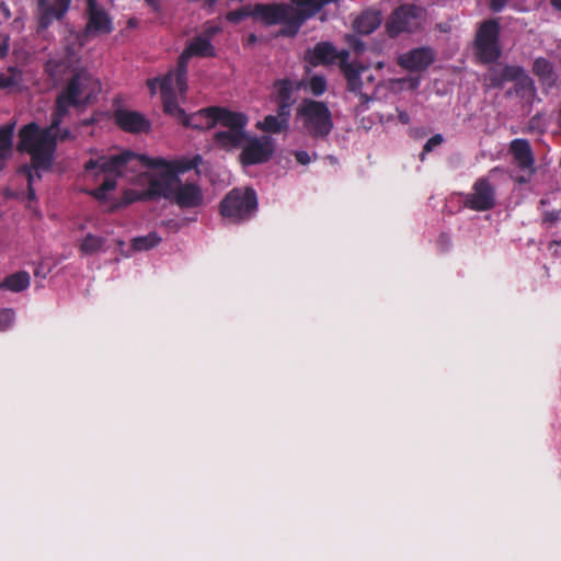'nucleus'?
<instances>
[{"instance_id":"nucleus-58","label":"nucleus","mask_w":561,"mask_h":561,"mask_svg":"<svg viewBox=\"0 0 561 561\" xmlns=\"http://www.w3.org/2000/svg\"><path fill=\"white\" fill-rule=\"evenodd\" d=\"M545 219H546L547 221H551V222H553V221H556V220L558 219V215H557V214H554V213H548V214L546 215Z\"/></svg>"},{"instance_id":"nucleus-9","label":"nucleus","mask_w":561,"mask_h":561,"mask_svg":"<svg viewBox=\"0 0 561 561\" xmlns=\"http://www.w3.org/2000/svg\"><path fill=\"white\" fill-rule=\"evenodd\" d=\"M275 151V140L267 135L248 137L242 145L239 162L243 167L263 164Z\"/></svg>"},{"instance_id":"nucleus-31","label":"nucleus","mask_w":561,"mask_h":561,"mask_svg":"<svg viewBox=\"0 0 561 561\" xmlns=\"http://www.w3.org/2000/svg\"><path fill=\"white\" fill-rule=\"evenodd\" d=\"M105 243V239L92 233H88L80 244V251L83 254H93L98 252Z\"/></svg>"},{"instance_id":"nucleus-54","label":"nucleus","mask_w":561,"mask_h":561,"mask_svg":"<svg viewBox=\"0 0 561 561\" xmlns=\"http://www.w3.org/2000/svg\"><path fill=\"white\" fill-rule=\"evenodd\" d=\"M158 84L159 78H151L147 80V87L152 95L156 94Z\"/></svg>"},{"instance_id":"nucleus-49","label":"nucleus","mask_w":561,"mask_h":561,"mask_svg":"<svg viewBox=\"0 0 561 561\" xmlns=\"http://www.w3.org/2000/svg\"><path fill=\"white\" fill-rule=\"evenodd\" d=\"M307 81H308V77L302 78L301 80H298V81L291 80V88L294 89L295 92L299 91V90H304V91L308 92Z\"/></svg>"},{"instance_id":"nucleus-41","label":"nucleus","mask_w":561,"mask_h":561,"mask_svg":"<svg viewBox=\"0 0 561 561\" xmlns=\"http://www.w3.org/2000/svg\"><path fill=\"white\" fill-rule=\"evenodd\" d=\"M64 68H66V64L62 60L49 59L44 67L46 75L56 80L60 77Z\"/></svg>"},{"instance_id":"nucleus-26","label":"nucleus","mask_w":561,"mask_h":561,"mask_svg":"<svg viewBox=\"0 0 561 561\" xmlns=\"http://www.w3.org/2000/svg\"><path fill=\"white\" fill-rule=\"evenodd\" d=\"M22 71L16 67H9L7 71L0 73V89L13 90L22 82Z\"/></svg>"},{"instance_id":"nucleus-44","label":"nucleus","mask_w":561,"mask_h":561,"mask_svg":"<svg viewBox=\"0 0 561 561\" xmlns=\"http://www.w3.org/2000/svg\"><path fill=\"white\" fill-rule=\"evenodd\" d=\"M276 104H277L276 116L282 118L284 123H287L289 125L291 106L294 105V103L276 101Z\"/></svg>"},{"instance_id":"nucleus-51","label":"nucleus","mask_w":561,"mask_h":561,"mask_svg":"<svg viewBox=\"0 0 561 561\" xmlns=\"http://www.w3.org/2000/svg\"><path fill=\"white\" fill-rule=\"evenodd\" d=\"M508 0H490V9L493 12H500L505 7Z\"/></svg>"},{"instance_id":"nucleus-16","label":"nucleus","mask_w":561,"mask_h":561,"mask_svg":"<svg viewBox=\"0 0 561 561\" xmlns=\"http://www.w3.org/2000/svg\"><path fill=\"white\" fill-rule=\"evenodd\" d=\"M70 3L71 0H37L38 28L47 30L53 21L62 19Z\"/></svg>"},{"instance_id":"nucleus-53","label":"nucleus","mask_w":561,"mask_h":561,"mask_svg":"<svg viewBox=\"0 0 561 561\" xmlns=\"http://www.w3.org/2000/svg\"><path fill=\"white\" fill-rule=\"evenodd\" d=\"M140 195H141V193H136V192L127 193V195L124 196V202H125V204H130V203L138 202V201L145 202L146 199L139 198Z\"/></svg>"},{"instance_id":"nucleus-21","label":"nucleus","mask_w":561,"mask_h":561,"mask_svg":"<svg viewBox=\"0 0 561 561\" xmlns=\"http://www.w3.org/2000/svg\"><path fill=\"white\" fill-rule=\"evenodd\" d=\"M186 55L191 58L197 57H215L216 50L210 39L204 36H195L184 48Z\"/></svg>"},{"instance_id":"nucleus-2","label":"nucleus","mask_w":561,"mask_h":561,"mask_svg":"<svg viewBox=\"0 0 561 561\" xmlns=\"http://www.w3.org/2000/svg\"><path fill=\"white\" fill-rule=\"evenodd\" d=\"M60 125H54V114L51 113L49 126L42 129L35 122H31L19 130L16 149L31 156L30 167L35 170H48L51 167L57 149L56 131Z\"/></svg>"},{"instance_id":"nucleus-50","label":"nucleus","mask_w":561,"mask_h":561,"mask_svg":"<svg viewBox=\"0 0 561 561\" xmlns=\"http://www.w3.org/2000/svg\"><path fill=\"white\" fill-rule=\"evenodd\" d=\"M364 82L366 87V91H369V93H374L373 84L375 82V76L373 73H368V71L364 75Z\"/></svg>"},{"instance_id":"nucleus-55","label":"nucleus","mask_w":561,"mask_h":561,"mask_svg":"<svg viewBox=\"0 0 561 561\" xmlns=\"http://www.w3.org/2000/svg\"><path fill=\"white\" fill-rule=\"evenodd\" d=\"M146 3L152 8L154 12H158L160 10L159 2L157 0H145Z\"/></svg>"},{"instance_id":"nucleus-61","label":"nucleus","mask_w":561,"mask_h":561,"mask_svg":"<svg viewBox=\"0 0 561 561\" xmlns=\"http://www.w3.org/2000/svg\"><path fill=\"white\" fill-rule=\"evenodd\" d=\"M93 123H94V119H93V118H89V119H84V121L82 122V125H83V126H90V125H92Z\"/></svg>"},{"instance_id":"nucleus-56","label":"nucleus","mask_w":561,"mask_h":561,"mask_svg":"<svg viewBox=\"0 0 561 561\" xmlns=\"http://www.w3.org/2000/svg\"><path fill=\"white\" fill-rule=\"evenodd\" d=\"M399 121L403 124H408L410 122V116L407 112L399 113Z\"/></svg>"},{"instance_id":"nucleus-5","label":"nucleus","mask_w":561,"mask_h":561,"mask_svg":"<svg viewBox=\"0 0 561 561\" xmlns=\"http://www.w3.org/2000/svg\"><path fill=\"white\" fill-rule=\"evenodd\" d=\"M296 119L312 140H327L334 129L332 112L328 104L311 98H305L296 108Z\"/></svg>"},{"instance_id":"nucleus-43","label":"nucleus","mask_w":561,"mask_h":561,"mask_svg":"<svg viewBox=\"0 0 561 561\" xmlns=\"http://www.w3.org/2000/svg\"><path fill=\"white\" fill-rule=\"evenodd\" d=\"M443 141L444 138L440 134L432 136L423 146L420 159L423 161L425 159V154L430 153L436 146H439Z\"/></svg>"},{"instance_id":"nucleus-62","label":"nucleus","mask_w":561,"mask_h":561,"mask_svg":"<svg viewBox=\"0 0 561 561\" xmlns=\"http://www.w3.org/2000/svg\"><path fill=\"white\" fill-rule=\"evenodd\" d=\"M500 171V168L499 167H495L493 168L491 171H490V174H493L495 172H499Z\"/></svg>"},{"instance_id":"nucleus-35","label":"nucleus","mask_w":561,"mask_h":561,"mask_svg":"<svg viewBox=\"0 0 561 561\" xmlns=\"http://www.w3.org/2000/svg\"><path fill=\"white\" fill-rule=\"evenodd\" d=\"M116 185H117V181H115V179L113 176H106V178H104L102 184L99 187L90 191L89 193L95 199L104 201V199H106L107 192L115 190Z\"/></svg>"},{"instance_id":"nucleus-64","label":"nucleus","mask_w":561,"mask_h":561,"mask_svg":"<svg viewBox=\"0 0 561 561\" xmlns=\"http://www.w3.org/2000/svg\"><path fill=\"white\" fill-rule=\"evenodd\" d=\"M559 125L561 127V107H560V111H559Z\"/></svg>"},{"instance_id":"nucleus-8","label":"nucleus","mask_w":561,"mask_h":561,"mask_svg":"<svg viewBox=\"0 0 561 561\" xmlns=\"http://www.w3.org/2000/svg\"><path fill=\"white\" fill-rule=\"evenodd\" d=\"M500 32V23L494 19L483 21L478 27L473 45L481 64H493L501 57Z\"/></svg>"},{"instance_id":"nucleus-23","label":"nucleus","mask_w":561,"mask_h":561,"mask_svg":"<svg viewBox=\"0 0 561 561\" xmlns=\"http://www.w3.org/2000/svg\"><path fill=\"white\" fill-rule=\"evenodd\" d=\"M31 277L25 271H20L7 276L0 284V288L9 289L13 293H20L30 286Z\"/></svg>"},{"instance_id":"nucleus-22","label":"nucleus","mask_w":561,"mask_h":561,"mask_svg":"<svg viewBox=\"0 0 561 561\" xmlns=\"http://www.w3.org/2000/svg\"><path fill=\"white\" fill-rule=\"evenodd\" d=\"M380 16L377 12L366 11L354 21V30L362 35L371 34L380 25Z\"/></svg>"},{"instance_id":"nucleus-7","label":"nucleus","mask_w":561,"mask_h":561,"mask_svg":"<svg viewBox=\"0 0 561 561\" xmlns=\"http://www.w3.org/2000/svg\"><path fill=\"white\" fill-rule=\"evenodd\" d=\"M257 210V195L252 187H234L219 203V214L231 224L250 220Z\"/></svg>"},{"instance_id":"nucleus-63","label":"nucleus","mask_w":561,"mask_h":561,"mask_svg":"<svg viewBox=\"0 0 561 561\" xmlns=\"http://www.w3.org/2000/svg\"><path fill=\"white\" fill-rule=\"evenodd\" d=\"M218 0H206L207 4L208 5H213L217 2Z\"/></svg>"},{"instance_id":"nucleus-12","label":"nucleus","mask_w":561,"mask_h":561,"mask_svg":"<svg viewBox=\"0 0 561 561\" xmlns=\"http://www.w3.org/2000/svg\"><path fill=\"white\" fill-rule=\"evenodd\" d=\"M465 207L474 211H486L494 208L496 204L495 187L488 176L476 180L472 191L465 196Z\"/></svg>"},{"instance_id":"nucleus-19","label":"nucleus","mask_w":561,"mask_h":561,"mask_svg":"<svg viewBox=\"0 0 561 561\" xmlns=\"http://www.w3.org/2000/svg\"><path fill=\"white\" fill-rule=\"evenodd\" d=\"M434 61L433 50L428 47L414 48L398 59L399 66L410 71H422Z\"/></svg>"},{"instance_id":"nucleus-34","label":"nucleus","mask_w":561,"mask_h":561,"mask_svg":"<svg viewBox=\"0 0 561 561\" xmlns=\"http://www.w3.org/2000/svg\"><path fill=\"white\" fill-rule=\"evenodd\" d=\"M163 103V110L167 114L175 116L179 119H183L185 111L179 105L175 95L161 98Z\"/></svg>"},{"instance_id":"nucleus-30","label":"nucleus","mask_w":561,"mask_h":561,"mask_svg":"<svg viewBox=\"0 0 561 561\" xmlns=\"http://www.w3.org/2000/svg\"><path fill=\"white\" fill-rule=\"evenodd\" d=\"M191 57L183 50L178 60L175 81L179 90L183 92L186 89L187 64Z\"/></svg>"},{"instance_id":"nucleus-60","label":"nucleus","mask_w":561,"mask_h":561,"mask_svg":"<svg viewBox=\"0 0 561 561\" xmlns=\"http://www.w3.org/2000/svg\"><path fill=\"white\" fill-rule=\"evenodd\" d=\"M516 182L519 183V184H526V183L529 182V179L526 178V176L520 175V176L516 178Z\"/></svg>"},{"instance_id":"nucleus-48","label":"nucleus","mask_w":561,"mask_h":561,"mask_svg":"<svg viewBox=\"0 0 561 561\" xmlns=\"http://www.w3.org/2000/svg\"><path fill=\"white\" fill-rule=\"evenodd\" d=\"M57 134V141H66L70 139H75L73 134L68 128L60 129V126L58 127Z\"/></svg>"},{"instance_id":"nucleus-52","label":"nucleus","mask_w":561,"mask_h":561,"mask_svg":"<svg viewBox=\"0 0 561 561\" xmlns=\"http://www.w3.org/2000/svg\"><path fill=\"white\" fill-rule=\"evenodd\" d=\"M12 156V151L0 148V172L5 168L7 161Z\"/></svg>"},{"instance_id":"nucleus-32","label":"nucleus","mask_w":561,"mask_h":561,"mask_svg":"<svg viewBox=\"0 0 561 561\" xmlns=\"http://www.w3.org/2000/svg\"><path fill=\"white\" fill-rule=\"evenodd\" d=\"M308 92L314 98L323 95L328 90V81L322 75H312L308 77Z\"/></svg>"},{"instance_id":"nucleus-27","label":"nucleus","mask_w":561,"mask_h":561,"mask_svg":"<svg viewBox=\"0 0 561 561\" xmlns=\"http://www.w3.org/2000/svg\"><path fill=\"white\" fill-rule=\"evenodd\" d=\"M274 88L276 90L275 101L288 102V103L295 104V102H296V100L294 99L295 91L291 88V79L284 78V79L276 80L274 82Z\"/></svg>"},{"instance_id":"nucleus-29","label":"nucleus","mask_w":561,"mask_h":561,"mask_svg":"<svg viewBox=\"0 0 561 561\" xmlns=\"http://www.w3.org/2000/svg\"><path fill=\"white\" fill-rule=\"evenodd\" d=\"M161 242V238L157 232H149L147 236L134 238L131 245L137 251H148L157 247Z\"/></svg>"},{"instance_id":"nucleus-17","label":"nucleus","mask_w":561,"mask_h":561,"mask_svg":"<svg viewBox=\"0 0 561 561\" xmlns=\"http://www.w3.org/2000/svg\"><path fill=\"white\" fill-rule=\"evenodd\" d=\"M114 122L122 130L130 134L148 133L151 129L149 119L136 111L116 110Z\"/></svg>"},{"instance_id":"nucleus-6","label":"nucleus","mask_w":561,"mask_h":561,"mask_svg":"<svg viewBox=\"0 0 561 561\" xmlns=\"http://www.w3.org/2000/svg\"><path fill=\"white\" fill-rule=\"evenodd\" d=\"M252 15L260 19L266 25L282 24L279 34L294 37L310 19V13L304 14L300 7L287 3H257L254 5Z\"/></svg>"},{"instance_id":"nucleus-18","label":"nucleus","mask_w":561,"mask_h":561,"mask_svg":"<svg viewBox=\"0 0 561 561\" xmlns=\"http://www.w3.org/2000/svg\"><path fill=\"white\" fill-rule=\"evenodd\" d=\"M342 57L343 51L339 53L330 42H320L305 53V59L313 67L332 65L336 59L341 60Z\"/></svg>"},{"instance_id":"nucleus-33","label":"nucleus","mask_w":561,"mask_h":561,"mask_svg":"<svg viewBox=\"0 0 561 561\" xmlns=\"http://www.w3.org/2000/svg\"><path fill=\"white\" fill-rule=\"evenodd\" d=\"M533 71L537 77L545 81L552 79L553 76V67L551 62L542 57L537 58L534 61Z\"/></svg>"},{"instance_id":"nucleus-24","label":"nucleus","mask_w":561,"mask_h":561,"mask_svg":"<svg viewBox=\"0 0 561 561\" xmlns=\"http://www.w3.org/2000/svg\"><path fill=\"white\" fill-rule=\"evenodd\" d=\"M206 110H208V107L202 108L192 115L185 114L184 118L182 119V124L185 127H191V128L199 129V130H202V129L208 130V129L214 128L215 126H208L209 121L211 119V116Z\"/></svg>"},{"instance_id":"nucleus-40","label":"nucleus","mask_w":561,"mask_h":561,"mask_svg":"<svg viewBox=\"0 0 561 561\" xmlns=\"http://www.w3.org/2000/svg\"><path fill=\"white\" fill-rule=\"evenodd\" d=\"M174 82L175 75L173 72H169L162 79H159V89L161 93V98L175 95L174 94Z\"/></svg>"},{"instance_id":"nucleus-20","label":"nucleus","mask_w":561,"mask_h":561,"mask_svg":"<svg viewBox=\"0 0 561 561\" xmlns=\"http://www.w3.org/2000/svg\"><path fill=\"white\" fill-rule=\"evenodd\" d=\"M510 150L514 157L517 165L523 170L530 169L534 172V154L531 151L530 144L526 139H514L511 142Z\"/></svg>"},{"instance_id":"nucleus-25","label":"nucleus","mask_w":561,"mask_h":561,"mask_svg":"<svg viewBox=\"0 0 561 561\" xmlns=\"http://www.w3.org/2000/svg\"><path fill=\"white\" fill-rule=\"evenodd\" d=\"M255 127L264 133L279 134L288 130L289 126L276 115H266L263 121L257 122Z\"/></svg>"},{"instance_id":"nucleus-13","label":"nucleus","mask_w":561,"mask_h":561,"mask_svg":"<svg viewBox=\"0 0 561 561\" xmlns=\"http://www.w3.org/2000/svg\"><path fill=\"white\" fill-rule=\"evenodd\" d=\"M160 169L162 171L158 175L150 176L148 187L141 192L139 198L156 201L162 197L171 201L174 185L180 182V176L172 167H161Z\"/></svg>"},{"instance_id":"nucleus-47","label":"nucleus","mask_w":561,"mask_h":561,"mask_svg":"<svg viewBox=\"0 0 561 561\" xmlns=\"http://www.w3.org/2000/svg\"><path fill=\"white\" fill-rule=\"evenodd\" d=\"M296 161L301 165L309 164L312 160L318 159V154L313 152L312 157L306 150H295L293 152Z\"/></svg>"},{"instance_id":"nucleus-42","label":"nucleus","mask_w":561,"mask_h":561,"mask_svg":"<svg viewBox=\"0 0 561 561\" xmlns=\"http://www.w3.org/2000/svg\"><path fill=\"white\" fill-rule=\"evenodd\" d=\"M502 76L505 83L516 81L524 76V69L519 66L505 65L502 68Z\"/></svg>"},{"instance_id":"nucleus-28","label":"nucleus","mask_w":561,"mask_h":561,"mask_svg":"<svg viewBox=\"0 0 561 561\" xmlns=\"http://www.w3.org/2000/svg\"><path fill=\"white\" fill-rule=\"evenodd\" d=\"M337 1L339 0H290L291 4L301 8L304 14L310 13V18L319 12L325 4Z\"/></svg>"},{"instance_id":"nucleus-46","label":"nucleus","mask_w":561,"mask_h":561,"mask_svg":"<svg viewBox=\"0 0 561 561\" xmlns=\"http://www.w3.org/2000/svg\"><path fill=\"white\" fill-rule=\"evenodd\" d=\"M252 14V12H249L247 9L241 8L238 10H233L227 13L226 19L234 24L240 23L242 20H244L247 16Z\"/></svg>"},{"instance_id":"nucleus-59","label":"nucleus","mask_w":561,"mask_h":561,"mask_svg":"<svg viewBox=\"0 0 561 561\" xmlns=\"http://www.w3.org/2000/svg\"><path fill=\"white\" fill-rule=\"evenodd\" d=\"M551 4L554 9L561 12V0H551Z\"/></svg>"},{"instance_id":"nucleus-37","label":"nucleus","mask_w":561,"mask_h":561,"mask_svg":"<svg viewBox=\"0 0 561 561\" xmlns=\"http://www.w3.org/2000/svg\"><path fill=\"white\" fill-rule=\"evenodd\" d=\"M484 80L488 87L493 89H500L504 85L505 81L502 76V69L496 66H492L489 68L485 73Z\"/></svg>"},{"instance_id":"nucleus-11","label":"nucleus","mask_w":561,"mask_h":561,"mask_svg":"<svg viewBox=\"0 0 561 561\" xmlns=\"http://www.w3.org/2000/svg\"><path fill=\"white\" fill-rule=\"evenodd\" d=\"M347 59L348 53L343 50L340 69L346 80V89L359 98L362 105H366L373 100V95L369 91H366L364 82V75L368 71V68L358 62H348Z\"/></svg>"},{"instance_id":"nucleus-39","label":"nucleus","mask_w":561,"mask_h":561,"mask_svg":"<svg viewBox=\"0 0 561 561\" xmlns=\"http://www.w3.org/2000/svg\"><path fill=\"white\" fill-rule=\"evenodd\" d=\"M14 125L9 124L0 127V148L12 151Z\"/></svg>"},{"instance_id":"nucleus-4","label":"nucleus","mask_w":561,"mask_h":561,"mask_svg":"<svg viewBox=\"0 0 561 561\" xmlns=\"http://www.w3.org/2000/svg\"><path fill=\"white\" fill-rule=\"evenodd\" d=\"M206 111L211 116L208 126L221 125L227 128L214 134V144L226 151L241 148L247 139L248 116L241 112H233L221 106H208Z\"/></svg>"},{"instance_id":"nucleus-38","label":"nucleus","mask_w":561,"mask_h":561,"mask_svg":"<svg viewBox=\"0 0 561 561\" xmlns=\"http://www.w3.org/2000/svg\"><path fill=\"white\" fill-rule=\"evenodd\" d=\"M201 161H202L201 156H195L193 159H191L188 161L172 162V161L167 160V164L164 167H172L173 170H176V174L179 175V173H183V172H186V171L197 168L198 164L201 163ZM161 167L162 165H160L159 168H161Z\"/></svg>"},{"instance_id":"nucleus-10","label":"nucleus","mask_w":561,"mask_h":561,"mask_svg":"<svg viewBox=\"0 0 561 561\" xmlns=\"http://www.w3.org/2000/svg\"><path fill=\"white\" fill-rule=\"evenodd\" d=\"M423 22V10L415 4H402L388 18L387 32L391 37L399 34L414 32Z\"/></svg>"},{"instance_id":"nucleus-36","label":"nucleus","mask_w":561,"mask_h":561,"mask_svg":"<svg viewBox=\"0 0 561 561\" xmlns=\"http://www.w3.org/2000/svg\"><path fill=\"white\" fill-rule=\"evenodd\" d=\"M34 170L35 169L33 167H30L28 164H23L19 169V173L25 175V178L27 180V197L30 201L35 199V190L33 187L34 176L36 175L37 179L42 178L38 170H36L35 174H34Z\"/></svg>"},{"instance_id":"nucleus-15","label":"nucleus","mask_w":561,"mask_h":561,"mask_svg":"<svg viewBox=\"0 0 561 561\" xmlns=\"http://www.w3.org/2000/svg\"><path fill=\"white\" fill-rule=\"evenodd\" d=\"M181 209L198 208L204 203L202 187L195 182H185L181 180L174 185L171 201Z\"/></svg>"},{"instance_id":"nucleus-1","label":"nucleus","mask_w":561,"mask_h":561,"mask_svg":"<svg viewBox=\"0 0 561 561\" xmlns=\"http://www.w3.org/2000/svg\"><path fill=\"white\" fill-rule=\"evenodd\" d=\"M101 83L87 69L77 68L56 96L54 125L62 124L70 107H84L96 100Z\"/></svg>"},{"instance_id":"nucleus-14","label":"nucleus","mask_w":561,"mask_h":561,"mask_svg":"<svg viewBox=\"0 0 561 561\" xmlns=\"http://www.w3.org/2000/svg\"><path fill=\"white\" fill-rule=\"evenodd\" d=\"M88 21L84 27L87 35H107L114 31V24L108 12L99 5L96 0H87Z\"/></svg>"},{"instance_id":"nucleus-3","label":"nucleus","mask_w":561,"mask_h":561,"mask_svg":"<svg viewBox=\"0 0 561 561\" xmlns=\"http://www.w3.org/2000/svg\"><path fill=\"white\" fill-rule=\"evenodd\" d=\"M164 158H150L146 154L135 153L130 150H125L119 154L105 157L102 156L98 159H90L84 163L85 172H94V178L100 174L113 176L115 181L122 176L126 171L137 172L139 168H159L165 165Z\"/></svg>"},{"instance_id":"nucleus-45","label":"nucleus","mask_w":561,"mask_h":561,"mask_svg":"<svg viewBox=\"0 0 561 561\" xmlns=\"http://www.w3.org/2000/svg\"><path fill=\"white\" fill-rule=\"evenodd\" d=\"M14 316L13 309L0 310V331H5L11 327L14 321Z\"/></svg>"},{"instance_id":"nucleus-57","label":"nucleus","mask_w":561,"mask_h":561,"mask_svg":"<svg viewBox=\"0 0 561 561\" xmlns=\"http://www.w3.org/2000/svg\"><path fill=\"white\" fill-rule=\"evenodd\" d=\"M9 50L8 44H0V58H3L7 56Z\"/></svg>"}]
</instances>
